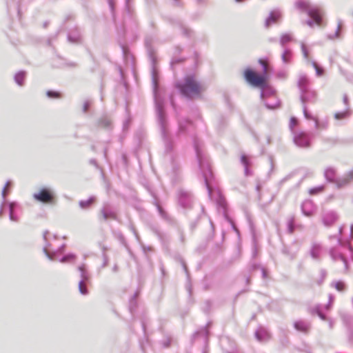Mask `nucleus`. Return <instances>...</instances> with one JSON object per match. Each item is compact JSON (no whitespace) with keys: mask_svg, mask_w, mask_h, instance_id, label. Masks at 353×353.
Masks as SVG:
<instances>
[{"mask_svg":"<svg viewBox=\"0 0 353 353\" xmlns=\"http://www.w3.org/2000/svg\"><path fill=\"white\" fill-rule=\"evenodd\" d=\"M259 63L263 66L262 74H259L251 68H246L243 72V77L252 86L264 89L268 86L271 68L266 60L261 59Z\"/></svg>","mask_w":353,"mask_h":353,"instance_id":"1","label":"nucleus"},{"mask_svg":"<svg viewBox=\"0 0 353 353\" xmlns=\"http://www.w3.org/2000/svg\"><path fill=\"white\" fill-rule=\"evenodd\" d=\"M176 87L183 96L189 99L200 97L205 90L204 87L196 80L194 75L186 76L183 82L178 83Z\"/></svg>","mask_w":353,"mask_h":353,"instance_id":"2","label":"nucleus"},{"mask_svg":"<svg viewBox=\"0 0 353 353\" xmlns=\"http://www.w3.org/2000/svg\"><path fill=\"white\" fill-rule=\"evenodd\" d=\"M324 175L330 182L335 183L339 187L344 186L353 180V170L350 171L342 179H337L336 170L328 168L325 170Z\"/></svg>","mask_w":353,"mask_h":353,"instance_id":"3","label":"nucleus"},{"mask_svg":"<svg viewBox=\"0 0 353 353\" xmlns=\"http://www.w3.org/2000/svg\"><path fill=\"white\" fill-rule=\"evenodd\" d=\"M33 198L41 203L54 204L56 202L54 192L48 188H42L37 193L34 194Z\"/></svg>","mask_w":353,"mask_h":353,"instance_id":"4","label":"nucleus"},{"mask_svg":"<svg viewBox=\"0 0 353 353\" xmlns=\"http://www.w3.org/2000/svg\"><path fill=\"white\" fill-rule=\"evenodd\" d=\"M308 15L317 26H321L323 25V13L319 8L312 7L309 11Z\"/></svg>","mask_w":353,"mask_h":353,"instance_id":"5","label":"nucleus"},{"mask_svg":"<svg viewBox=\"0 0 353 353\" xmlns=\"http://www.w3.org/2000/svg\"><path fill=\"white\" fill-rule=\"evenodd\" d=\"M294 141L299 147L308 148L310 145V139L304 132L298 133L294 137Z\"/></svg>","mask_w":353,"mask_h":353,"instance_id":"6","label":"nucleus"},{"mask_svg":"<svg viewBox=\"0 0 353 353\" xmlns=\"http://www.w3.org/2000/svg\"><path fill=\"white\" fill-rule=\"evenodd\" d=\"M281 19V14L277 11H272L270 12V16L265 20L266 28L270 27L271 25L277 23Z\"/></svg>","mask_w":353,"mask_h":353,"instance_id":"7","label":"nucleus"},{"mask_svg":"<svg viewBox=\"0 0 353 353\" xmlns=\"http://www.w3.org/2000/svg\"><path fill=\"white\" fill-rule=\"evenodd\" d=\"M295 6L300 11L306 12H307V14L309 13V11L312 8L310 2L307 1H305V0L298 1L296 3Z\"/></svg>","mask_w":353,"mask_h":353,"instance_id":"8","label":"nucleus"},{"mask_svg":"<svg viewBox=\"0 0 353 353\" xmlns=\"http://www.w3.org/2000/svg\"><path fill=\"white\" fill-rule=\"evenodd\" d=\"M101 217L103 220L106 221L108 219H116L117 214L113 211L103 210L100 212Z\"/></svg>","mask_w":353,"mask_h":353,"instance_id":"9","label":"nucleus"},{"mask_svg":"<svg viewBox=\"0 0 353 353\" xmlns=\"http://www.w3.org/2000/svg\"><path fill=\"white\" fill-rule=\"evenodd\" d=\"M294 327L303 332H307L309 330V325L303 321H297L294 323Z\"/></svg>","mask_w":353,"mask_h":353,"instance_id":"10","label":"nucleus"},{"mask_svg":"<svg viewBox=\"0 0 353 353\" xmlns=\"http://www.w3.org/2000/svg\"><path fill=\"white\" fill-rule=\"evenodd\" d=\"M111 121L108 118H102L98 122V125L100 128H106L110 126Z\"/></svg>","mask_w":353,"mask_h":353,"instance_id":"11","label":"nucleus"},{"mask_svg":"<svg viewBox=\"0 0 353 353\" xmlns=\"http://www.w3.org/2000/svg\"><path fill=\"white\" fill-rule=\"evenodd\" d=\"M325 190L324 185L313 188L309 190V194L310 195H316L322 193Z\"/></svg>","mask_w":353,"mask_h":353,"instance_id":"12","label":"nucleus"},{"mask_svg":"<svg viewBox=\"0 0 353 353\" xmlns=\"http://www.w3.org/2000/svg\"><path fill=\"white\" fill-rule=\"evenodd\" d=\"M79 290L81 294L85 295L88 294V290L87 288V285L84 281H81L79 283Z\"/></svg>","mask_w":353,"mask_h":353,"instance_id":"13","label":"nucleus"},{"mask_svg":"<svg viewBox=\"0 0 353 353\" xmlns=\"http://www.w3.org/2000/svg\"><path fill=\"white\" fill-rule=\"evenodd\" d=\"M75 259H76V256L71 254H68V255L63 256L61 259V263H73V262H74Z\"/></svg>","mask_w":353,"mask_h":353,"instance_id":"14","label":"nucleus"},{"mask_svg":"<svg viewBox=\"0 0 353 353\" xmlns=\"http://www.w3.org/2000/svg\"><path fill=\"white\" fill-rule=\"evenodd\" d=\"M292 58V52L290 50H285L282 54V60L284 63H288Z\"/></svg>","mask_w":353,"mask_h":353,"instance_id":"15","label":"nucleus"},{"mask_svg":"<svg viewBox=\"0 0 353 353\" xmlns=\"http://www.w3.org/2000/svg\"><path fill=\"white\" fill-rule=\"evenodd\" d=\"M16 82L19 85H23L25 80V74L23 72H19L15 76Z\"/></svg>","mask_w":353,"mask_h":353,"instance_id":"16","label":"nucleus"},{"mask_svg":"<svg viewBox=\"0 0 353 353\" xmlns=\"http://www.w3.org/2000/svg\"><path fill=\"white\" fill-rule=\"evenodd\" d=\"M313 66L314 68H315V70H316V75L318 77H321L324 74V70L323 68H320L316 63L314 62L313 63Z\"/></svg>","mask_w":353,"mask_h":353,"instance_id":"17","label":"nucleus"},{"mask_svg":"<svg viewBox=\"0 0 353 353\" xmlns=\"http://www.w3.org/2000/svg\"><path fill=\"white\" fill-rule=\"evenodd\" d=\"M301 51L305 59L309 58V52L305 44L301 45Z\"/></svg>","mask_w":353,"mask_h":353,"instance_id":"18","label":"nucleus"},{"mask_svg":"<svg viewBox=\"0 0 353 353\" xmlns=\"http://www.w3.org/2000/svg\"><path fill=\"white\" fill-rule=\"evenodd\" d=\"M47 95H48V97H49L50 98H59L60 97V94L59 92H54V91H48Z\"/></svg>","mask_w":353,"mask_h":353,"instance_id":"19","label":"nucleus"},{"mask_svg":"<svg viewBox=\"0 0 353 353\" xmlns=\"http://www.w3.org/2000/svg\"><path fill=\"white\" fill-rule=\"evenodd\" d=\"M345 115H346L345 112H337V113H335L334 118L338 120L343 119L345 117Z\"/></svg>","mask_w":353,"mask_h":353,"instance_id":"20","label":"nucleus"},{"mask_svg":"<svg viewBox=\"0 0 353 353\" xmlns=\"http://www.w3.org/2000/svg\"><path fill=\"white\" fill-rule=\"evenodd\" d=\"M241 161L242 162V163L247 168L248 166V164H249V161H248V157L245 156V155H242L241 157Z\"/></svg>","mask_w":353,"mask_h":353,"instance_id":"21","label":"nucleus"},{"mask_svg":"<svg viewBox=\"0 0 353 353\" xmlns=\"http://www.w3.org/2000/svg\"><path fill=\"white\" fill-rule=\"evenodd\" d=\"M291 40V36L290 34H284L281 37V42L285 43Z\"/></svg>","mask_w":353,"mask_h":353,"instance_id":"22","label":"nucleus"},{"mask_svg":"<svg viewBox=\"0 0 353 353\" xmlns=\"http://www.w3.org/2000/svg\"><path fill=\"white\" fill-rule=\"evenodd\" d=\"M297 124V120L294 117H292L290 120V125L291 128H294Z\"/></svg>","mask_w":353,"mask_h":353,"instance_id":"23","label":"nucleus"},{"mask_svg":"<svg viewBox=\"0 0 353 353\" xmlns=\"http://www.w3.org/2000/svg\"><path fill=\"white\" fill-rule=\"evenodd\" d=\"M79 270L82 272V276L83 279H87L86 276L84 275L85 267L84 265H81L79 268Z\"/></svg>","mask_w":353,"mask_h":353,"instance_id":"24","label":"nucleus"},{"mask_svg":"<svg viewBox=\"0 0 353 353\" xmlns=\"http://www.w3.org/2000/svg\"><path fill=\"white\" fill-rule=\"evenodd\" d=\"M90 106V103L88 102H85L83 104V112H87Z\"/></svg>","mask_w":353,"mask_h":353,"instance_id":"25","label":"nucleus"},{"mask_svg":"<svg viewBox=\"0 0 353 353\" xmlns=\"http://www.w3.org/2000/svg\"><path fill=\"white\" fill-rule=\"evenodd\" d=\"M343 285L341 283H338L336 284V288L339 290H341L343 289Z\"/></svg>","mask_w":353,"mask_h":353,"instance_id":"26","label":"nucleus"},{"mask_svg":"<svg viewBox=\"0 0 353 353\" xmlns=\"http://www.w3.org/2000/svg\"><path fill=\"white\" fill-rule=\"evenodd\" d=\"M289 230L291 234L293 232L294 228H293V224L292 223H290L289 225Z\"/></svg>","mask_w":353,"mask_h":353,"instance_id":"27","label":"nucleus"},{"mask_svg":"<svg viewBox=\"0 0 353 353\" xmlns=\"http://www.w3.org/2000/svg\"><path fill=\"white\" fill-rule=\"evenodd\" d=\"M307 23L310 26H312V24H313V23H312V21H308L307 22Z\"/></svg>","mask_w":353,"mask_h":353,"instance_id":"28","label":"nucleus"},{"mask_svg":"<svg viewBox=\"0 0 353 353\" xmlns=\"http://www.w3.org/2000/svg\"><path fill=\"white\" fill-rule=\"evenodd\" d=\"M237 1H240L241 0H236Z\"/></svg>","mask_w":353,"mask_h":353,"instance_id":"29","label":"nucleus"}]
</instances>
